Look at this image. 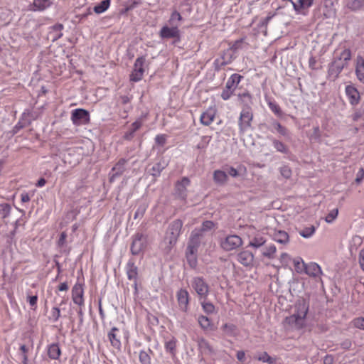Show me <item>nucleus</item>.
Wrapping results in <instances>:
<instances>
[{
  "mask_svg": "<svg viewBox=\"0 0 364 364\" xmlns=\"http://www.w3.org/2000/svg\"><path fill=\"white\" fill-rule=\"evenodd\" d=\"M351 57V51L348 48H345L338 55L334 57L328 65V78L331 81H335L343 68L348 66Z\"/></svg>",
  "mask_w": 364,
  "mask_h": 364,
  "instance_id": "f257e3e1",
  "label": "nucleus"
},
{
  "mask_svg": "<svg viewBox=\"0 0 364 364\" xmlns=\"http://www.w3.org/2000/svg\"><path fill=\"white\" fill-rule=\"evenodd\" d=\"M296 311L286 318L287 323L292 327L300 329L304 326L305 318L309 311V304L305 300H300L295 305Z\"/></svg>",
  "mask_w": 364,
  "mask_h": 364,
  "instance_id": "f03ea898",
  "label": "nucleus"
},
{
  "mask_svg": "<svg viewBox=\"0 0 364 364\" xmlns=\"http://www.w3.org/2000/svg\"><path fill=\"white\" fill-rule=\"evenodd\" d=\"M253 112L252 107H242L239 119L238 127L240 133H244L252 127Z\"/></svg>",
  "mask_w": 364,
  "mask_h": 364,
  "instance_id": "7ed1b4c3",
  "label": "nucleus"
},
{
  "mask_svg": "<svg viewBox=\"0 0 364 364\" xmlns=\"http://www.w3.org/2000/svg\"><path fill=\"white\" fill-rule=\"evenodd\" d=\"M236 57L237 54L235 51L228 48L221 53L219 58L215 59L214 62L215 69L219 70L221 67L231 63Z\"/></svg>",
  "mask_w": 364,
  "mask_h": 364,
  "instance_id": "20e7f679",
  "label": "nucleus"
},
{
  "mask_svg": "<svg viewBox=\"0 0 364 364\" xmlns=\"http://www.w3.org/2000/svg\"><path fill=\"white\" fill-rule=\"evenodd\" d=\"M71 120L75 125L79 126L89 122V112L83 109H75L72 112Z\"/></svg>",
  "mask_w": 364,
  "mask_h": 364,
  "instance_id": "39448f33",
  "label": "nucleus"
},
{
  "mask_svg": "<svg viewBox=\"0 0 364 364\" xmlns=\"http://www.w3.org/2000/svg\"><path fill=\"white\" fill-rule=\"evenodd\" d=\"M145 58L143 57L138 58L134 63V69L130 75V80L138 82L141 80L144 75V65Z\"/></svg>",
  "mask_w": 364,
  "mask_h": 364,
  "instance_id": "423d86ee",
  "label": "nucleus"
},
{
  "mask_svg": "<svg viewBox=\"0 0 364 364\" xmlns=\"http://www.w3.org/2000/svg\"><path fill=\"white\" fill-rule=\"evenodd\" d=\"M242 244V239L236 235H229L221 242L222 247L226 251H230L240 247Z\"/></svg>",
  "mask_w": 364,
  "mask_h": 364,
  "instance_id": "0eeeda50",
  "label": "nucleus"
},
{
  "mask_svg": "<svg viewBox=\"0 0 364 364\" xmlns=\"http://www.w3.org/2000/svg\"><path fill=\"white\" fill-rule=\"evenodd\" d=\"M182 228V223L181 220H176L173 221L169 226L168 235H170L168 240L171 245L176 243L178 237L180 235Z\"/></svg>",
  "mask_w": 364,
  "mask_h": 364,
  "instance_id": "6e6552de",
  "label": "nucleus"
},
{
  "mask_svg": "<svg viewBox=\"0 0 364 364\" xmlns=\"http://www.w3.org/2000/svg\"><path fill=\"white\" fill-rule=\"evenodd\" d=\"M84 289L83 287L80 283H76L72 289V299L73 302L80 306H82L84 305Z\"/></svg>",
  "mask_w": 364,
  "mask_h": 364,
  "instance_id": "1a4fd4ad",
  "label": "nucleus"
},
{
  "mask_svg": "<svg viewBox=\"0 0 364 364\" xmlns=\"http://www.w3.org/2000/svg\"><path fill=\"white\" fill-rule=\"evenodd\" d=\"M146 247V241L143 238V236L141 235H136L132 242V244L131 245V252L133 255H139Z\"/></svg>",
  "mask_w": 364,
  "mask_h": 364,
  "instance_id": "9d476101",
  "label": "nucleus"
},
{
  "mask_svg": "<svg viewBox=\"0 0 364 364\" xmlns=\"http://www.w3.org/2000/svg\"><path fill=\"white\" fill-rule=\"evenodd\" d=\"M345 91L351 105L355 106L360 102V93L353 85H347Z\"/></svg>",
  "mask_w": 364,
  "mask_h": 364,
  "instance_id": "9b49d317",
  "label": "nucleus"
},
{
  "mask_svg": "<svg viewBox=\"0 0 364 364\" xmlns=\"http://www.w3.org/2000/svg\"><path fill=\"white\" fill-rule=\"evenodd\" d=\"M109 342L113 348L119 350L121 348V341L119 339V329L113 327L107 334Z\"/></svg>",
  "mask_w": 364,
  "mask_h": 364,
  "instance_id": "f8f14e48",
  "label": "nucleus"
},
{
  "mask_svg": "<svg viewBox=\"0 0 364 364\" xmlns=\"http://www.w3.org/2000/svg\"><path fill=\"white\" fill-rule=\"evenodd\" d=\"M237 261L245 267L252 264L254 255L248 250H243L237 255Z\"/></svg>",
  "mask_w": 364,
  "mask_h": 364,
  "instance_id": "ddd939ff",
  "label": "nucleus"
},
{
  "mask_svg": "<svg viewBox=\"0 0 364 364\" xmlns=\"http://www.w3.org/2000/svg\"><path fill=\"white\" fill-rule=\"evenodd\" d=\"M52 4V0H33L32 4L29 6L28 10L31 11H42L50 7Z\"/></svg>",
  "mask_w": 364,
  "mask_h": 364,
  "instance_id": "4468645a",
  "label": "nucleus"
},
{
  "mask_svg": "<svg viewBox=\"0 0 364 364\" xmlns=\"http://www.w3.org/2000/svg\"><path fill=\"white\" fill-rule=\"evenodd\" d=\"M177 300L178 303L179 308L183 311H186L188 309V293L185 289H180L177 292Z\"/></svg>",
  "mask_w": 364,
  "mask_h": 364,
  "instance_id": "2eb2a0df",
  "label": "nucleus"
},
{
  "mask_svg": "<svg viewBox=\"0 0 364 364\" xmlns=\"http://www.w3.org/2000/svg\"><path fill=\"white\" fill-rule=\"evenodd\" d=\"M305 274L311 277H318L322 274L320 266L315 262L306 264Z\"/></svg>",
  "mask_w": 364,
  "mask_h": 364,
  "instance_id": "dca6fc26",
  "label": "nucleus"
},
{
  "mask_svg": "<svg viewBox=\"0 0 364 364\" xmlns=\"http://www.w3.org/2000/svg\"><path fill=\"white\" fill-rule=\"evenodd\" d=\"M178 34V24L171 25V27L164 26L160 31L161 37L165 38L176 37Z\"/></svg>",
  "mask_w": 364,
  "mask_h": 364,
  "instance_id": "f3484780",
  "label": "nucleus"
},
{
  "mask_svg": "<svg viewBox=\"0 0 364 364\" xmlns=\"http://www.w3.org/2000/svg\"><path fill=\"white\" fill-rule=\"evenodd\" d=\"M355 75L358 80L364 83V58L360 55L356 58Z\"/></svg>",
  "mask_w": 364,
  "mask_h": 364,
  "instance_id": "a211bd4d",
  "label": "nucleus"
},
{
  "mask_svg": "<svg viewBox=\"0 0 364 364\" xmlns=\"http://www.w3.org/2000/svg\"><path fill=\"white\" fill-rule=\"evenodd\" d=\"M203 232H193L191 237L190 238V241L188 242V247H190L191 245L193 246V250H195V252H198V249L200 245L201 241L203 240Z\"/></svg>",
  "mask_w": 364,
  "mask_h": 364,
  "instance_id": "6ab92c4d",
  "label": "nucleus"
},
{
  "mask_svg": "<svg viewBox=\"0 0 364 364\" xmlns=\"http://www.w3.org/2000/svg\"><path fill=\"white\" fill-rule=\"evenodd\" d=\"M272 239L278 243L287 245L289 242V237L287 232L284 230H274Z\"/></svg>",
  "mask_w": 364,
  "mask_h": 364,
  "instance_id": "aec40b11",
  "label": "nucleus"
},
{
  "mask_svg": "<svg viewBox=\"0 0 364 364\" xmlns=\"http://www.w3.org/2000/svg\"><path fill=\"white\" fill-rule=\"evenodd\" d=\"M237 98L242 107H251L252 105V95L249 91L237 94Z\"/></svg>",
  "mask_w": 364,
  "mask_h": 364,
  "instance_id": "412c9836",
  "label": "nucleus"
},
{
  "mask_svg": "<svg viewBox=\"0 0 364 364\" xmlns=\"http://www.w3.org/2000/svg\"><path fill=\"white\" fill-rule=\"evenodd\" d=\"M191 285L198 295L200 297V299H202L204 295L203 289L205 287V282L203 279L202 277L194 278Z\"/></svg>",
  "mask_w": 364,
  "mask_h": 364,
  "instance_id": "4be33fe9",
  "label": "nucleus"
},
{
  "mask_svg": "<svg viewBox=\"0 0 364 364\" xmlns=\"http://www.w3.org/2000/svg\"><path fill=\"white\" fill-rule=\"evenodd\" d=\"M63 29V26L62 24H55L50 28V30L48 33V38L51 39L52 41H55L60 38L62 37L63 33L62 30Z\"/></svg>",
  "mask_w": 364,
  "mask_h": 364,
  "instance_id": "5701e85b",
  "label": "nucleus"
},
{
  "mask_svg": "<svg viewBox=\"0 0 364 364\" xmlns=\"http://www.w3.org/2000/svg\"><path fill=\"white\" fill-rule=\"evenodd\" d=\"M243 76L237 73H234L231 75L230 77L227 80L225 87L235 91L236 88L237 87L239 83L240 82Z\"/></svg>",
  "mask_w": 364,
  "mask_h": 364,
  "instance_id": "b1692460",
  "label": "nucleus"
},
{
  "mask_svg": "<svg viewBox=\"0 0 364 364\" xmlns=\"http://www.w3.org/2000/svg\"><path fill=\"white\" fill-rule=\"evenodd\" d=\"M125 162L124 160H121L112 168V173H110V181H113L116 177L123 173Z\"/></svg>",
  "mask_w": 364,
  "mask_h": 364,
  "instance_id": "393cba45",
  "label": "nucleus"
},
{
  "mask_svg": "<svg viewBox=\"0 0 364 364\" xmlns=\"http://www.w3.org/2000/svg\"><path fill=\"white\" fill-rule=\"evenodd\" d=\"M61 354L60 348L57 343H52L48 346V355L50 359L57 360Z\"/></svg>",
  "mask_w": 364,
  "mask_h": 364,
  "instance_id": "a878e982",
  "label": "nucleus"
},
{
  "mask_svg": "<svg viewBox=\"0 0 364 364\" xmlns=\"http://www.w3.org/2000/svg\"><path fill=\"white\" fill-rule=\"evenodd\" d=\"M196 253L197 252H195V250H193V245H191L190 247H187L186 258H187L189 265L191 267H196V264H197Z\"/></svg>",
  "mask_w": 364,
  "mask_h": 364,
  "instance_id": "bb28decb",
  "label": "nucleus"
},
{
  "mask_svg": "<svg viewBox=\"0 0 364 364\" xmlns=\"http://www.w3.org/2000/svg\"><path fill=\"white\" fill-rule=\"evenodd\" d=\"M189 180L186 178H183L181 181L178 182L176 188L179 196L184 198L186 196V190L187 186L189 185Z\"/></svg>",
  "mask_w": 364,
  "mask_h": 364,
  "instance_id": "cd10ccee",
  "label": "nucleus"
},
{
  "mask_svg": "<svg viewBox=\"0 0 364 364\" xmlns=\"http://www.w3.org/2000/svg\"><path fill=\"white\" fill-rule=\"evenodd\" d=\"M213 178L218 184H224L228 180V176L225 171L216 170L213 173Z\"/></svg>",
  "mask_w": 364,
  "mask_h": 364,
  "instance_id": "c85d7f7f",
  "label": "nucleus"
},
{
  "mask_svg": "<svg viewBox=\"0 0 364 364\" xmlns=\"http://www.w3.org/2000/svg\"><path fill=\"white\" fill-rule=\"evenodd\" d=\"M277 252V248L274 245H270L266 246L262 250V256L267 257L269 259L274 258L275 253Z\"/></svg>",
  "mask_w": 364,
  "mask_h": 364,
  "instance_id": "c756f323",
  "label": "nucleus"
},
{
  "mask_svg": "<svg viewBox=\"0 0 364 364\" xmlns=\"http://www.w3.org/2000/svg\"><path fill=\"white\" fill-rule=\"evenodd\" d=\"M293 263L295 271L297 273L301 274L305 272L306 264L304 263L301 257L294 259Z\"/></svg>",
  "mask_w": 364,
  "mask_h": 364,
  "instance_id": "7c9ffc66",
  "label": "nucleus"
},
{
  "mask_svg": "<svg viewBox=\"0 0 364 364\" xmlns=\"http://www.w3.org/2000/svg\"><path fill=\"white\" fill-rule=\"evenodd\" d=\"M127 274L129 280L136 282L137 277V267L133 263H128L127 267Z\"/></svg>",
  "mask_w": 364,
  "mask_h": 364,
  "instance_id": "2f4dec72",
  "label": "nucleus"
},
{
  "mask_svg": "<svg viewBox=\"0 0 364 364\" xmlns=\"http://www.w3.org/2000/svg\"><path fill=\"white\" fill-rule=\"evenodd\" d=\"M272 142L274 148L279 152H281L282 154H287L289 152V149L287 146H286L283 142L281 141L276 139H272Z\"/></svg>",
  "mask_w": 364,
  "mask_h": 364,
  "instance_id": "473e14b6",
  "label": "nucleus"
},
{
  "mask_svg": "<svg viewBox=\"0 0 364 364\" xmlns=\"http://www.w3.org/2000/svg\"><path fill=\"white\" fill-rule=\"evenodd\" d=\"M272 127L277 131V132L284 136L288 137L289 136V132L288 129L283 127L279 122L277 121H273L272 123Z\"/></svg>",
  "mask_w": 364,
  "mask_h": 364,
  "instance_id": "72a5a7b5",
  "label": "nucleus"
},
{
  "mask_svg": "<svg viewBox=\"0 0 364 364\" xmlns=\"http://www.w3.org/2000/svg\"><path fill=\"white\" fill-rule=\"evenodd\" d=\"M110 5V1L109 0H104L100 4L95 6L94 7V11L97 14H102L106 11Z\"/></svg>",
  "mask_w": 364,
  "mask_h": 364,
  "instance_id": "f704fd0d",
  "label": "nucleus"
},
{
  "mask_svg": "<svg viewBox=\"0 0 364 364\" xmlns=\"http://www.w3.org/2000/svg\"><path fill=\"white\" fill-rule=\"evenodd\" d=\"M364 5V0H348L347 6L351 10H358Z\"/></svg>",
  "mask_w": 364,
  "mask_h": 364,
  "instance_id": "c9c22d12",
  "label": "nucleus"
},
{
  "mask_svg": "<svg viewBox=\"0 0 364 364\" xmlns=\"http://www.w3.org/2000/svg\"><path fill=\"white\" fill-rule=\"evenodd\" d=\"M266 242V240L262 237H255L250 242L249 245L255 247L259 248L262 247Z\"/></svg>",
  "mask_w": 364,
  "mask_h": 364,
  "instance_id": "e433bc0d",
  "label": "nucleus"
},
{
  "mask_svg": "<svg viewBox=\"0 0 364 364\" xmlns=\"http://www.w3.org/2000/svg\"><path fill=\"white\" fill-rule=\"evenodd\" d=\"M205 321L207 323H206V330L207 329L214 330L217 328V326L218 324L219 316H216L214 319L206 316Z\"/></svg>",
  "mask_w": 364,
  "mask_h": 364,
  "instance_id": "4c0bfd02",
  "label": "nucleus"
},
{
  "mask_svg": "<svg viewBox=\"0 0 364 364\" xmlns=\"http://www.w3.org/2000/svg\"><path fill=\"white\" fill-rule=\"evenodd\" d=\"M314 232L315 227L314 225H311L304 228L303 230L299 231V235L304 238H309L314 235Z\"/></svg>",
  "mask_w": 364,
  "mask_h": 364,
  "instance_id": "58836bf2",
  "label": "nucleus"
},
{
  "mask_svg": "<svg viewBox=\"0 0 364 364\" xmlns=\"http://www.w3.org/2000/svg\"><path fill=\"white\" fill-rule=\"evenodd\" d=\"M11 210V207L7 203L0 205V217L2 218L9 217Z\"/></svg>",
  "mask_w": 364,
  "mask_h": 364,
  "instance_id": "ea45409f",
  "label": "nucleus"
},
{
  "mask_svg": "<svg viewBox=\"0 0 364 364\" xmlns=\"http://www.w3.org/2000/svg\"><path fill=\"white\" fill-rule=\"evenodd\" d=\"M279 172H280L281 176L285 179L290 178L292 175V171H291V168L287 165H284L282 167H280Z\"/></svg>",
  "mask_w": 364,
  "mask_h": 364,
  "instance_id": "a19ab883",
  "label": "nucleus"
},
{
  "mask_svg": "<svg viewBox=\"0 0 364 364\" xmlns=\"http://www.w3.org/2000/svg\"><path fill=\"white\" fill-rule=\"evenodd\" d=\"M269 108L271 109L272 112H274L277 116L281 117L282 114V112L281 110V108L278 104H277L275 102L269 101L268 102Z\"/></svg>",
  "mask_w": 364,
  "mask_h": 364,
  "instance_id": "79ce46f5",
  "label": "nucleus"
},
{
  "mask_svg": "<svg viewBox=\"0 0 364 364\" xmlns=\"http://www.w3.org/2000/svg\"><path fill=\"white\" fill-rule=\"evenodd\" d=\"M235 91L225 87L223 90L220 97L223 100H228L233 95Z\"/></svg>",
  "mask_w": 364,
  "mask_h": 364,
  "instance_id": "37998d69",
  "label": "nucleus"
},
{
  "mask_svg": "<svg viewBox=\"0 0 364 364\" xmlns=\"http://www.w3.org/2000/svg\"><path fill=\"white\" fill-rule=\"evenodd\" d=\"M338 214V210L337 208H334L331 210L329 213L326 216L325 220L328 223H331L334 221V220L337 218Z\"/></svg>",
  "mask_w": 364,
  "mask_h": 364,
  "instance_id": "c03bdc74",
  "label": "nucleus"
},
{
  "mask_svg": "<svg viewBox=\"0 0 364 364\" xmlns=\"http://www.w3.org/2000/svg\"><path fill=\"white\" fill-rule=\"evenodd\" d=\"M258 360L269 364L274 363V359L270 357L267 352H263L258 358Z\"/></svg>",
  "mask_w": 364,
  "mask_h": 364,
  "instance_id": "a18cd8bd",
  "label": "nucleus"
},
{
  "mask_svg": "<svg viewBox=\"0 0 364 364\" xmlns=\"http://www.w3.org/2000/svg\"><path fill=\"white\" fill-rule=\"evenodd\" d=\"M224 332L230 336L234 335L236 331V326L234 324L225 323L223 326Z\"/></svg>",
  "mask_w": 364,
  "mask_h": 364,
  "instance_id": "49530a36",
  "label": "nucleus"
},
{
  "mask_svg": "<svg viewBox=\"0 0 364 364\" xmlns=\"http://www.w3.org/2000/svg\"><path fill=\"white\" fill-rule=\"evenodd\" d=\"M215 114H216V109L213 107H210L206 111V117L208 118V120H206V126L214 121Z\"/></svg>",
  "mask_w": 364,
  "mask_h": 364,
  "instance_id": "de8ad7c7",
  "label": "nucleus"
},
{
  "mask_svg": "<svg viewBox=\"0 0 364 364\" xmlns=\"http://www.w3.org/2000/svg\"><path fill=\"white\" fill-rule=\"evenodd\" d=\"M181 20V16L178 11H173L171 14V18L169 19V23L171 25H178V22Z\"/></svg>",
  "mask_w": 364,
  "mask_h": 364,
  "instance_id": "09e8293b",
  "label": "nucleus"
},
{
  "mask_svg": "<svg viewBox=\"0 0 364 364\" xmlns=\"http://www.w3.org/2000/svg\"><path fill=\"white\" fill-rule=\"evenodd\" d=\"M353 325L359 329L364 330V318L358 317L352 321Z\"/></svg>",
  "mask_w": 364,
  "mask_h": 364,
  "instance_id": "8fccbe9b",
  "label": "nucleus"
},
{
  "mask_svg": "<svg viewBox=\"0 0 364 364\" xmlns=\"http://www.w3.org/2000/svg\"><path fill=\"white\" fill-rule=\"evenodd\" d=\"M60 311L59 308H58V307L52 308V309L50 311V318L53 321H57L58 320V318H60Z\"/></svg>",
  "mask_w": 364,
  "mask_h": 364,
  "instance_id": "3c124183",
  "label": "nucleus"
},
{
  "mask_svg": "<svg viewBox=\"0 0 364 364\" xmlns=\"http://www.w3.org/2000/svg\"><path fill=\"white\" fill-rule=\"evenodd\" d=\"M165 347L167 351L173 353L176 348L175 339H171V341L166 342Z\"/></svg>",
  "mask_w": 364,
  "mask_h": 364,
  "instance_id": "603ef678",
  "label": "nucleus"
},
{
  "mask_svg": "<svg viewBox=\"0 0 364 364\" xmlns=\"http://www.w3.org/2000/svg\"><path fill=\"white\" fill-rule=\"evenodd\" d=\"M314 0H298V3L301 10L306 8H309L313 4Z\"/></svg>",
  "mask_w": 364,
  "mask_h": 364,
  "instance_id": "864d4df0",
  "label": "nucleus"
},
{
  "mask_svg": "<svg viewBox=\"0 0 364 364\" xmlns=\"http://www.w3.org/2000/svg\"><path fill=\"white\" fill-rule=\"evenodd\" d=\"M243 43V39H239L235 41L233 44L229 47L230 49L232 50V51H235V53L237 54V51L241 48V45Z\"/></svg>",
  "mask_w": 364,
  "mask_h": 364,
  "instance_id": "5fc2aeb1",
  "label": "nucleus"
},
{
  "mask_svg": "<svg viewBox=\"0 0 364 364\" xmlns=\"http://www.w3.org/2000/svg\"><path fill=\"white\" fill-rule=\"evenodd\" d=\"M224 171L226 172L227 176L230 175L232 177H237L238 176V172H237V169H235L234 167H232V166H230V167L228 166V167L225 168Z\"/></svg>",
  "mask_w": 364,
  "mask_h": 364,
  "instance_id": "6e6d98bb",
  "label": "nucleus"
},
{
  "mask_svg": "<svg viewBox=\"0 0 364 364\" xmlns=\"http://www.w3.org/2000/svg\"><path fill=\"white\" fill-rule=\"evenodd\" d=\"M364 178V169L363 168H360L357 174H356V178H355V183H360Z\"/></svg>",
  "mask_w": 364,
  "mask_h": 364,
  "instance_id": "4d7b16f0",
  "label": "nucleus"
},
{
  "mask_svg": "<svg viewBox=\"0 0 364 364\" xmlns=\"http://www.w3.org/2000/svg\"><path fill=\"white\" fill-rule=\"evenodd\" d=\"M341 346L344 350H349L352 346V342L350 339H346L341 343Z\"/></svg>",
  "mask_w": 364,
  "mask_h": 364,
  "instance_id": "13d9d810",
  "label": "nucleus"
},
{
  "mask_svg": "<svg viewBox=\"0 0 364 364\" xmlns=\"http://www.w3.org/2000/svg\"><path fill=\"white\" fill-rule=\"evenodd\" d=\"M166 139V137L164 134H159L155 138L156 142L158 144L161 145V146H163L165 144Z\"/></svg>",
  "mask_w": 364,
  "mask_h": 364,
  "instance_id": "bf43d9fd",
  "label": "nucleus"
},
{
  "mask_svg": "<svg viewBox=\"0 0 364 364\" xmlns=\"http://www.w3.org/2000/svg\"><path fill=\"white\" fill-rule=\"evenodd\" d=\"M139 359L143 364H147L149 362V355L145 352L140 353Z\"/></svg>",
  "mask_w": 364,
  "mask_h": 364,
  "instance_id": "052dcab7",
  "label": "nucleus"
},
{
  "mask_svg": "<svg viewBox=\"0 0 364 364\" xmlns=\"http://www.w3.org/2000/svg\"><path fill=\"white\" fill-rule=\"evenodd\" d=\"M359 264L361 269L364 271V247L360 250L359 253Z\"/></svg>",
  "mask_w": 364,
  "mask_h": 364,
  "instance_id": "680f3d73",
  "label": "nucleus"
},
{
  "mask_svg": "<svg viewBox=\"0 0 364 364\" xmlns=\"http://www.w3.org/2000/svg\"><path fill=\"white\" fill-rule=\"evenodd\" d=\"M67 235L65 232H63L60 235V237L58 240V245L63 247L65 244Z\"/></svg>",
  "mask_w": 364,
  "mask_h": 364,
  "instance_id": "e2e57ef3",
  "label": "nucleus"
},
{
  "mask_svg": "<svg viewBox=\"0 0 364 364\" xmlns=\"http://www.w3.org/2000/svg\"><path fill=\"white\" fill-rule=\"evenodd\" d=\"M215 312V306L210 303H206V314H213Z\"/></svg>",
  "mask_w": 364,
  "mask_h": 364,
  "instance_id": "0e129e2a",
  "label": "nucleus"
},
{
  "mask_svg": "<svg viewBox=\"0 0 364 364\" xmlns=\"http://www.w3.org/2000/svg\"><path fill=\"white\" fill-rule=\"evenodd\" d=\"M333 358L332 355H327L324 357L323 363L324 364H333Z\"/></svg>",
  "mask_w": 364,
  "mask_h": 364,
  "instance_id": "69168bd1",
  "label": "nucleus"
},
{
  "mask_svg": "<svg viewBox=\"0 0 364 364\" xmlns=\"http://www.w3.org/2000/svg\"><path fill=\"white\" fill-rule=\"evenodd\" d=\"M68 285L66 282H63L58 286V291H67L68 290Z\"/></svg>",
  "mask_w": 364,
  "mask_h": 364,
  "instance_id": "338daca9",
  "label": "nucleus"
},
{
  "mask_svg": "<svg viewBox=\"0 0 364 364\" xmlns=\"http://www.w3.org/2000/svg\"><path fill=\"white\" fill-rule=\"evenodd\" d=\"M237 358L240 361H244L245 359V352L242 351V350L237 351Z\"/></svg>",
  "mask_w": 364,
  "mask_h": 364,
  "instance_id": "774afa93",
  "label": "nucleus"
}]
</instances>
